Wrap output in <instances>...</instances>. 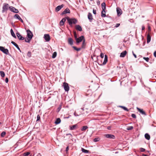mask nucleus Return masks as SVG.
Returning <instances> with one entry per match:
<instances>
[{
    "label": "nucleus",
    "mask_w": 156,
    "mask_h": 156,
    "mask_svg": "<svg viewBox=\"0 0 156 156\" xmlns=\"http://www.w3.org/2000/svg\"><path fill=\"white\" fill-rule=\"evenodd\" d=\"M66 19L69 24L71 27L73 24H75L77 22V20L75 18H70L67 16Z\"/></svg>",
    "instance_id": "1"
},
{
    "label": "nucleus",
    "mask_w": 156,
    "mask_h": 156,
    "mask_svg": "<svg viewBox=\"0 0 156 156\" xmlns=\"http://www.w3.org/2000/svg\"><path fill=\"white\" fill-rule=\"evenodd\" d=\"M9 5L7 3H4L2 6V13H4L7 12L8 9H9Z\"/></svg>",
    "instance_id": "2"
},
{
    "label": "nucleus",
    "mask_w": 156,
    "mask_h": 156,
    "mask_svg": "<svg viewBox=\"0 0 156 156\" xmlns=\"http://www.w3.org/2000/svg\"><path fill=\"white\" fill-rule=\"evenodd\" d=\"M0 50L2 51L4 54L9 55V51L7 49H5L4 47L0 46Z\"/></svg>",
    "instance_id": "3"
},
{
    "label": "nucleus",
    "mask_w": 156,
    "mask_h": 156,
    "mask_svg": "<svg viewBox=\"0 0 156 156\" xmlns=\"http://www.w3.org/2000/svg\"><path fill=\"white\" fill-rule=\"evenodd\" d=\"M84 39H85L83 36H81L79 38H77L75 39L76 40V44H78V43L83 41Z\"/></svg>",
    "instance_id": "4"
},
{
    "label": "nucleus",
    "mask_w": 156,
    "mask_h": 156,
    "mask_svg": "<svg viewBox=\"0 0 156 156\" xmlns=\"http://www.w3.org/2000/svg\"><path fill=\"white\" fill-rule=\"evenodd\" d=\"M27 36L29 39H31L33 36V34L31 31L29 30H27Z\"/></svg>",
    "instance_id": "5"
},
{
    "label": "nucleus",
    "mask_w": 156,
    "mask_h": 156,
    "mask_svg": "<svg viewBox=\"0 0 156 156\" xmlns=\"http://www.w3.org/2000/svg\"><path fill=\"white\" fill-rule=\"evenodd\" d=\"M9 9L10 11L14 13H18L19 12V11L17 9L12 6L9 7Z\"/></svg>",
    "instance_id": "6"
},
{
    "label": "nucleus",
    "mask_w": 156,
    "mask_h": 156,
    "mask_svg": "<svg viewBox=\"0 0 156 156\" xmlns=\"http://www.w3.org/2000/svg\"><path fill=\"white\" fill-rule=\"evenodd\" d=\"M63 86L66 91H68L69 90V87L68 83L64 82L63 83Z\"/></svg>",
    "instance_id": "7"
},
{
    "label": "nucleus",
    "mask_w": 156,
    "mask_h": 156,
    "mask_svg": "<svg viewBox=\"0 0 156 156\" xmlns=\"http://www.w3.org/2000/svg\"><path fill=\"white\" fill-rule=\"evenodd\" d=\"M105 136L107 138L109 139H115V136L111 134H105Z\"/></svg>",
    "instance_id": "8"
},
{
    "label": "nucleus",
    "mask_w": 156,
    "mask_h": 156,
    "mask_svg": "<svg viewBox=\"0 0 156 156\" xmlns=\"http://www.w3.org/2000/svg\"><path fill=\"white\" fill-rule=\"evenodd\" d=\"M44 38L47 41H49L50 39V36L48 34H45L44 36Z\"/></svg>",
    "instance_id": "9"
},
{
    "label": "nucleus",
    "mask_w": 156,
    "mask_h": 156,
    "mask_svg": "<svg viewBox=\"0 0 156 156\" xmlns=\"http://www.w3.org/2000/svg\"><path fill=\"white\" fill-rule=\"evenodd\" d=\"M16 36L20 40H23L24 39V38L21 35L19 32H17L16 33Z\"/></svg>",
    "instance_id": "10"
},
{
    "label": "nucleus",
    "mask_w": 156,
    "mask_h": 156,
    "mask_svg": "<svg viewBox=\"0 0 156 156\" xmlns=\"http://www.w3.org/2000/svg\"><path fill=\"white\" fill-rule=\"evenodd\" d=\"M136 108L138 111L142 115H147L146 112L142 109H141L138 107H137Z\"/></svg>",
    "instance_id": "11"
},
{
    "label": "nucleus",
    "mask_w": 156,
    "mask_h": 156,
    "mask_svg": "<svg viewBox=\"0 0 156 156\" xmlns=\"http://www.w3.org/2000/svg\"><path fill=\"white\" fill-rule=\"evenodd\" d=\"M108 61V56L107 55H105L104 60L102 64H101V66L104 65L106 64Z\"/></svg>",
    "instance_id": "12"
},
{
    "label": "nucleus",
    "mask_w": 156,
    "mask_h": 156,
    "mask_svg": "<svg viewBox=\"0 0 156 156\" xmlns=\"http://www.w3.org/2000/svg\"><path fill=\"white\" fill-rule=\"evenodd\" d=\"M70 11L68 8H66L61 13V15H63L66 13H69Z\"/></svg>",
    "instance_id": "13"
},
{
    "label": "nucleus",
    "mask_w": 156,
    "mask_h": 156,
    "mask_svg": "<svg viewBox=\"0 0 156 156\" xmlns=\"http://www.w3.org/2000/svg\"><path fill=\"white\" fill-rule=\"evenodd\" d=\"M64 5L62 4L61 5L57 6L55 9V10L56 12H58L59 11L63 6Z\"/></svg>",
    "instance_id": "14"
},
{
    "label": "nucleus",
    "mask_w": 156,
    "mask_h": 156,
    "mask_svg": "<svg viewBox=\"0 0 156 156\" xmlns=\"http://www.w3.org/2000/svg\"><path fill=\"white\" fill-rule=\"evenodd\" d=\"M88 18L90 22H91L93 19V16L91 13L89 12L88 15Z\"/></svg>",
    "instance_id": "15"
},
{
    "label": "nucleus",
    "mask_w": 156,
    "mask_h": 156,
    "mask_svg": "<svg viewBox=\"0 0 156 156\" xmlns=\"http://www.w3.org/2000/svg\"><path fill=\"white\" fill-rule=\"evenodd\" d=\"M78 125L77 124L74 125L73 126H69V129L70 130H73L76 129Z\"/></svg>",
    "instance_id": "16"
},
{
    "label": "nucleus",
    "mask_w": 156,
    "mask_h": 156,
    "mask_svg": "<svg viewBox=\"0 0 156 156\" xmlns=\"http://www.w3.org/2000/svg\"><path fill=\"white\" fill-rule=\"evenodd\" d=\"M86 44L85 42V40L84 39L83 41L82 46L81 47L82 49H85L86 48Z\"/></svg>",
    "instance_id": "17"
},
{
    "label": "nucleus",
    "mask_w": 156,
    "mask_h": 156,
    "mask_svg": "<svg viewBox=\"0 0 156 156\" xmlns=\"http://www.w3.org/2000/svg\"><path fill=\"white\" fill-rule=\"evenodd\" d=\"M116 10H117V15L118 16H120L122 14V10H121V9L118 8H117Z\"/></svg>",
    "instance_id": "18"
},
{
    "label": "nucleus",
    "mask_w": 156,
    "mask_h": 156,
    "mask_svg": "<svg viewBox=\"0 0 156 156\" xmlns=\"http://www.w3.org/2000/svg\"><path fill=\"white\" fill-rule=\"evenodd\" d=\"M11 43L13 45H14L16 48H17L20 52H21V51L18 45L16 44L13 41H12L11 42Z\"/></svg>",
    "instance_id": "19"
},
{
    "label": "nucleus",
    "mask_w": 156,
    "mask_h": 156,
    "mask_svg": "<svg viewBox=\"0 0 156 156\" xmlns=\"http://www.w3.org/2000/svg\"><path fill=\"white\" fill-rule=\"evenodd\" d=\"M76 29L78 30L81 31L82 30L81 27L79 25H76L75 26Z\"/></svg>",
    "instance_id": "20"
},
{
    "label": "nucleus",
    "mask_w": 156,
    "mask_h": 156,
    "mask_svg": "<svg viewBox=\"0 0 156 156\" xmlns=\"http://www.w3.org/2000/svg\"><path fill=\"white\" fill-rule=\"evenodd\" d=\"M127 53V52L126 51H123L120 54V57H124L126 55Z\"/></svg>",
    "instance_id": "21"
},
{
    "label": "nucleus",
    "mask_w": 156,
    "mask_h": 156,
    "mask_svg": "<svg viewBox=\"0 0 156 156\" xmlns=\"http://www.w3.org/2000/svg\"><path fill=\"white\" fill-rule=\"evenodd\" d=\"M68 42V44L71 45H72L73 44V40L72 38H69Z\"/></svg>",
    "instance_id": "22"
},
{
    "label": "nucleus",
    "mask_w": 156,
    "mask_h": 156,
    "mask_svg": "<svg viewBox=\"0 0 156 156\" xmlns=\"http://www.w3.org/2000/svg\"><path fill=\"white\" fill-rule=\"evenodd\" d=\"M101 16L102 17H106V15L105 14V10H102L101 12Z\"/></svg>",
    "instance_id": "23"
},
{
    "label": "nucleus",
    "mask_w": 156,
    "mask_h": 156,
    "mask_svg": "<svg viewBox=\"0 0 156 156\" xmlns=\"http://www.w3.org/2000/svg\"><path fill=\"white\" fill-rule=\"evenodd\" d=\"M151 37L150 35L148 34L147 36V43H149L151 41Z\"/></svg>",
    "instance_id": "24"
},
{
    "label": "nucleus",
    "mask_w": 156,
    "mask_h": 156,
    "mask_svg": "<svg viewBox=\"0 0 156 156\" xmlns=\"http://www.w3.org/2000/svg\"><path fill=\"white\" fill-rule=\"evenodd\" d=\"M102 9V10H105L106 9V5L105 2H103L101 5Z\"/></svg>",
    "instance_id": "25"
},
{
    "label": "nucleus",
    "mask_w": 156,
    "mask_h": 156,
    "mask_svg": "<svg viewBox=\"0 0 156 156\" xmlns=\"http://www.w3.org/2000/svg\"><path fill=\"white\" fill-rule=\"evenodd\" d=\"M61 120L59 118H57L55 122L56 124H58L60 123L61 122Z\"/></svg>",
    "instance_id": "26"
},
{
    "label": "nucleus",
    "mask_w": 156,
    "mask_h": 156,
    "mask_svg": "<svg viewBox=\"0 0 156 156\" xmlns=\"http://www.w3.org/2000/svg\"><path fill=\"white\" fill-rule=\"evenodd\" d=\"M10 32L12 36L15 38H16V37L14 34L12 29H11L10 30Z\"/></svg>",
    "instance_id": "27"
},
{
    "label": "nucleus",
    "mask_w": 156,
    "mask_h": 156,
    "mask_svg": "<svg viewBox=\"0 0 156 156\" xmlns=\"http://www.w3.org/2000/svg\"><path fill=\"white\" fill-rule=\"evenodd\" d=\"M145 137L146 139L148 140H149L150 138V135L148 134L147 133H146L145 134Z\"/></svg>",
    "instance_id": "28"
},
{
    "label": "nucleus",
    "mask_w": 156,
    "mask_h": 156,
    "mask_svg": "<svg viewBox=\"0 0 156 156\" xmlns=\"http://www.w3.org/2000/svg\"><path fill=\"white\" fill-rule=\"evenodd\" d=\"M72 47L75 50L77 51H80L82 49L81 48H77L76 47L74 46H73Z\"/></svg>",
    "instance_id": "29"
},
{
    "label": "nucleus",
    "mask_w": 156,
    "mask_h": 156,
    "mask_svg": "<svg viewBox=\"0 0 156 156\" xmlns=\"http://www.w3.org/2000/svg\"><path fill=\"white\" fill-rule=\"evenodd\" d=\"M81 151L82 152L85 153H87L89 152V151L88 150H86L82 148H81Z\"/></svg>",
    "instance_id": "30"
},
{
    "label": "nucleus",
    "mask_w": 156,
    "mask_h": 156,
    "mask_svg": "<svg viewBox=\"0 0 156 156\" xmlns=\"http://www.w3.org/2000/svg\"><path fill=\"white\" fill-rule=\"evenodd\" d=\"M88 127L87 126H84L81 129V130L82 131H85L87 129H88Z\"/></svg>",
    "instance_id": "31"
},
{
    "label": "nucleus",
    "mask_w": 156,
    "mask_h": 156,
    "mask_svg": "<svg viewBox=\"0 0 156 156\" xmlns=\"http://www.w3.org/2000/svg\"><path fill=\"white\" fill-rule=\"evenodd\" d=\"M119 107L122 108L125 111H126L127 112H128L129 111V109H128V108H126V107L124 106H119Z\"/></svg>",
    "instance_id": "32"
},
{
    "label": "nucleus",
    "mask_w": 156,
    "mask_h": 156,
    "mask_svg": "<svg viewBox=\"0 0 156 156\" xmlns=\"http://www.w3.org/2000/svg\"><path fill=\"white\" fill-rule=\"evenodd\" d=\"M14 17L15 19H18L19 20H20V19L21 18L19 16L18 14H15L14 15Z\"/></svg>",
    "instance_id": "33"
},
{
    "label": "nucleus",
    "mask_w": 156,
    "mask_h": 156,
    "mask_svg": "<svg viewBox=\"0 0 156 156\" xmlns=\"http://www.w3.org/2000/svg\"><path fill=\"white\" fill-rule=\"evenodd\" d=\"M0 73L1 76L2 77H3L5 76V73L3 71H0Z\"/></svg>",
    "instance_id": "34"
},
{
    "label": "nucleus",
    "mask_w": 156,
    "mask_h": 156,
    "mask_svg": "<svg viewBox=\"0 0 156 156\" xmlns=\"http://www.w3.org/2000/svg\"><path fill=\"white\" fill-rule=\"evenodd\" d=\"M57 55V52H54L52 56V58H55Z\"/></svg>",
    "instance_id": "35"
},
{
    "label": "nucleus",
    "mask_w": 156,
    "mask_h": 156,
    "mask_svg": "<svg viewBox=\"0 0 156 156\" xmlns=\"http://www.w3.org/2000/svg\"><path fill=\"white\" fill-rule=\"evenodd\" d=\"M61 108H62V105H60L58 107V108L57 109V112H59L61 110Z\"/></svg>",
    "instance_id": "36"
},
{
    "label": "nucleus",
    "mask_w": 156,
    "mask_h": 156,
    "mask_svg": "<svg viewBox=\"0 0 156 156\" xmlns=\"http://www.w3.org/2000/svg\"><path fill=\"white\" fill-rule=\"evenodd\" d=\"M6 132L5 131L2 132L1 134V136L2 137H4L6 134Z\"/></svg>",
    "instance_id": "37"
},
{
    "label": "nucleus",
    "mask_w": 156,
    "mask_h": 156,
    "mask_svg": "<svg viewBox=\"0 0 156 156\" xmlns=\"http://www.w3.org/2000/svg\"><path fill=\"white\" fill-rule=\"evenodd\" d=\"M31 39H29L28 38H26L25 39V41L26 42L29 43Z\"/></svg>",
    "instance_id": "38"
},
{
    "label": "nucleus",
    "mask_w": 156,
    "mask_h": 156,
    "mask_svg": "<svg viewBox=\"0 0 156 156\" xmlns=\"http://www.w3.org/2000/svg\"><path fill=\"white\" fill-rule=\"evenodd\" d=\"M99 140L100 139L98 137L95 138L94 139L93 141L94 142H96L99 141Z\"/></svg>",
    "instance_id": "39"
},
{
    "label": "nucleus",
    "mask_w": 156,
    "mask_h": 156,
    "mask_svg": "<svg viewBox=\"0 0 156 156\" xmlns=\"http://www.w3.org/2000/svg\"><path fill=\"white\" fill-rule=\"evenodd\" d=\"M30 153L29 152H27L24 153L23 154V155L24 156H28L30 154Z\"/></svg>",
    "instance_id": "40"
},
{
    "label": "nucleus",
    "mask_w": 156,
    "mask_h": 156,
    "mask_svg": "<svg viewBox=\"0 0 156 156\" xmlns=\"http://www.w3.org/2000/svg\"><path fill=\"white\" fill-rule=\"evenodd\" d=\"M73 34L74 35V37L75 39L77 38V34L76 32V31H73Z\"/></svg>",
    "instance_id": "41"
},
{
    "label": "nucleus",
    "mask_w": 156,
    "mask_h": 156,
    "mask_svg": "<svg viewBox=\"0 0 156 156\" xmlns=\"http://www.w3.org/2000/svg\"><path fill=\"white\" fill-rule=\"evenodd\" d=\"M133 128V127L132 126H130L128 127L127 128V129L128 130H130L132 129Z\"/></svg>",
    "instance_id": "42"
},
{
    "label": "nucleus",
    "mask_w": 156,
    "mask_h": 156,
    "mask_svg": "<svg viewBox=\"0 0 156 156\" xmlns=\"http://www.w3.org/2000/svg\"><path fill=\"white\" fill-rule=\"evenodd\" d=\"M143 59L147 62H148L149 60V58L148 57H144Z\"/></svg>",
    "instance_id": "43"
},
{
    "label": "nucleus",
    "mask_w": 156,
    "mask_h": 156,
    "mask_svg": "<svg viewBox=\"0 0 156 156\" xmlns=\"http://www.w3.org/2000/svg\"><path fill=\"white\" fill-rule=\"evenodd\" d=\"M27 56L29 57H30L31 56V52L30 51H28V53L27 54Z\"/></svg>",
    "instance_id": "44"
},
{
    "label": "nucleus",
    "mask_w": 156,
    "mask_h": 156,
    "mask_svg": "<svg viewBox=\"0 0 156 156\" xmlns=\"http://www.w3.org/2000/svg\"><path fill=\"white\" fill-rule=\"evenodd\" d=\"M67 18V17H65V18H63L62 20H61V21H62V22H64V23H65V22L66 21V18Z\"/></svg>",
    "instance_id": "45"
},
{
    "label": "nucleus",
    "mask_w": 156,
    "mask_h": 156,
    "mask_svg": "<svg viewBox=\"0 0 156 156\" xmlns=\"http://www.w3.org/2000/svg\"><path fill=\"white\" fill-rule=\"evenodd\" d=\"M131 116L133 118H136V117L135 114H132L131 115Z\"/></svg>",
    "instance_id": "46"
},
{
    "label": "nucleus",
    "mask_w": 156,
    "mask_h": 156,
    "mask_svg": "<svg viewBox=\"0 0 156 156\" xmlns=\"http://www.w3.org/2000/svg\"><path fill=\"white\" fill-rule=\"evenodd\" d=\"M40 119V117L39 115H38L37 116V121H39Z\"/></svg>",
    "instance_id": "47"
},
{
    "label": "nucleus",
    "mask_w": 156,
    "mask_h": 156,
    "mask_svg": "<svg viewBox=\"0 0 156 156\" xmlns=\"http://www.w3.org/2000/svg\"><path fill=\"white\" fill-rule=\"evenodd\" d=\"M140 151L141 152H144L145 150V149L143 148H140Z\"/></svg>",
    "instance_id": "48"
},
{
    "label": "nucleus",
    "mask_w": 156,
    "mask_h": 156,
    "mask_svg": "<svg viewBox=\"0 0 156 156\" xmlns=\"http://www.w3.org/2000/svg\"><path fill=\"white\" fill-rule=\"evenodd\" d=\"M64 23L62 22V21H61L60 22V25L61 26H63L64 25Z\"/></svg>",
    "instance_id": "49"
},
{
    "label": "nucleus",
    "mask_w": 156,
    "mask_h": 156,
    "mask_svg": "<svg viewBox=\"0 0 156 156\" xmlns=\"http://www.w3.org/2000/svg\"><path fill=\"white\" fill-rule=\"evenodd\" d=\"M100 57L101 58H103L104 57V54L102 53H101L100 54Z\"/></svg>",
    "instance_id": "50"
},
{
    "label": "nucleus",
    "mask_w": 156,
    "mask_h": 156,
    "mask_svg": "<svg viewBox=\"0 0 156 156\" xmlns=\"http://www.w3.org/2000/svg\"><path fill=\"white\" fill-rule=\"evenodd\" d=\"M120 25V24L119 23H117L116 24V25L115 26V27H118Z\"/></svg>",
    "instance_id": "51"
},
{
    "label": "nucleus",
    "mask_w": 156,
    "mask_h": 156,
    "mask_svg": "<svg viewBox=\"0 0 156 156\" xmlns=\"http://www.w3.org/2000/svg\"><path fill=\"white\" fill-rule=\"evenodd\" d=\"M93 12L94 14H96V10L95 9H93Z\"/></svg>",
    "instance_id": "52"
},
{
    "label": "nucleus",
    "mask_w": 156,
    "mask_h": 156,
    "mask_svg": "<svg viewBox=\"0 0 156 156\" xmlns=\"http://www.w3.org/2000/svg\"><path fill=\"white\" fill-rule=\"evenodd\" d=\"M5 82L6 83H8V81H9V80H8V78H6L5 79Z\"/></svg>",
    "instance_id": "53"
},
{
    "label": "nucleus",
    "mask_w": 156,
    "mask_h": 156,
    "mask_svg": "<svg viewBox=\"0 0 156 156\" xmlns=\"http://www.w3.org/2000/svg\"><path fill=\"white\" fill-rule=\"evenodd\" d=\"M69 150V146H67L66 148V151L67 152Z\"/></svg>",
    "instance_id": "54"
},
{
    "label": "nucleus",
    "mask_w": 156,
    "mask_h": 156,
    "mask_svg": "<svg viewBox=\"0 0 156 156\" xmlns=\"http://www.w3.org/2000/svg\"><path fill=\"white\" fill-rule=\"evenodd\" d=\"M133 54L134 57L136 58H137L136 55L133 53Z\"/></svg>",
    "instance_id": "55"
},
{
    "label": "nucleus",
    "mask_w": 156,
    "mask_h": 156,
    "mask_svg": "<svg viewBox=\"0 0 156 156\" xmlns=\"http://www.w3.org/2000/svg\"><path fill=\"white\" fill-rule=\"evenodd\" d=\"M154 56L156 58V51H155L154 53Z\"/></svg>",
    "instance_id": "56"
},
{
    "label": "nucleus",
    "mask_w": 156,
    "mask_h": 156,
    "mask_svg": "<svg viewBox=\"0 0 156 156\" xmlns=\"http://www.w3.org/2000/svg\"><path fill=\"white\" fill-rule=\"evenodd\" d=\"M145 28L144 26V25L142 26V30H144L145 29Z\"/></svg>",
    "instance_id": "57"
},
{
    "label": "nucleus",
    "mask_w": 156,
    "mask_h": 156,
    "mask_svg": "<svg viewBox=\"0 0 156 156\" xmlns=\"http://www.w3.org/2000/svg\"><path fill=\"white\" fill-rule=\"evenodd\" d=\"M98 5H99L100 4V1L99 0H98L97 2Z\"/></svg>",
    "instance_id": "58"
},
{
    "label": "nucleus",
    "mask_w": 156,
    "mask_h": 156,
    "mask_svg": "<svg viewBox=\"0 0 156 156\" xmlns=\"http://www.w3.org/2000/svg\"><path fill=\"white\" fill-rule=\"evenodd\" d=\"M20 20L22 23H23V21L22 19L21 18L20 19V20Z\"/></svg>",
    "instance_id": "59"
},
{
    "label": "nucleus",
    "mask_w": 156,
    "mask_h": 156,
    "mask_svg": "<svg viewBox=\"0 0 156 156\" xmlns=\"http://www.w3.org/2000/svg\"><path fill=\"white\" fill-rule=\"evenodd\" d=\"M70 135L71 136H72V134L71 133H67V134H66V136H68V135Z\"/></svg>",
    "instance_id": "60"
},
{
    "label": "nucleus",
    "mask_w": 156,
    "mask_h": 156,
    "mask_svg": "<svg viewBox=\"0 0 156 156\" xmlns=\"http://www.w3.org/2000/svg\"><path fill=\"white\" fill-rule=\"evenodd\" d=\"M148 30L149 31H150L151 30V28L150 26H148Z\"/></svg>",
    "instance_id": "61"
},
{
    "label": "nucleus",
    "mask_w": 156,
    "mask_h": 156,
    "mask_svg": "<svg viewBox=\"0 0 156 156\" xmlns=\"http://www.w3.org/2000/svg\"><path fill=\"white\" fill-rule=\"evenodd\" d=\"M142 156H147V155L146 154H143L142 155Z\"/></svg>",
    "instance_id": "62"
},
{
    "label": "nucleus",
    "mask_w": 156,
    "mask_h": 156,
    "mask_svg": "<svg viewBox=\"0 0 156 156\" xmlns=\"http://www.w3.org/2000/svg\"><path fill=\"white\" fill-rule=\"evenodd\" d=\"M110 128H111V127L110 126H108V129H110Z\"/></svg>",
    "instance_id": "63"
},
{
    "label": "nucleus",
    "mask_w": 156,
    "mask_h": 156,
    "mask_svg": "<svg viewBox=\"0 0 156 156\" xmlns=\"http://www.w3.org/2000/svg\"><path fill=\"white\" fill-rule=\"evenodd\" d=\"M81 109H82V110H83V108H81Z\"/></svg>",
    "instance_id": "64"
}]
</instances>
